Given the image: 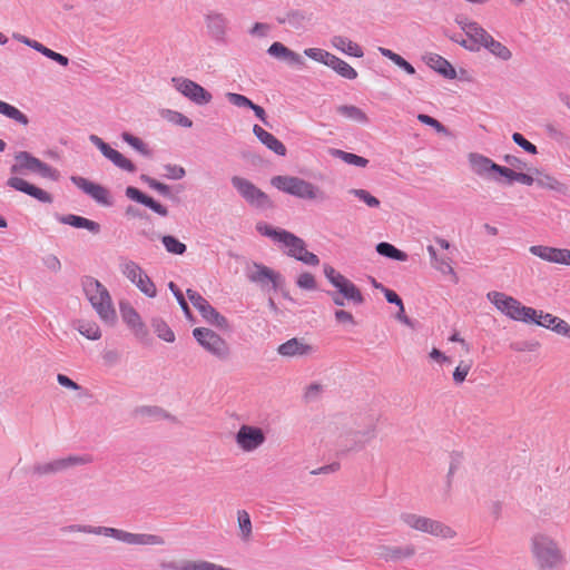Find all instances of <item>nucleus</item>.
Here are the masks:
<instances>
[{
    "instance_id": "1",
    "label": "nucleus",
    "mask_w": 570,
    "mask_h": 570,
    "mask_svg": "<svg viewBox=\"0 0 570 570\" xmlns=\"http://www.w3.org/2000/svg\"><path fill=\"white\" fill-rule=\"evenodd\" d=\"M65 532H81L96 535H105L129 546H163V537L150 533H132L122 529L105 525L70 524L62 529Z\"/></svg>"
},
{
    "instance_id": "2",
    "label": "nucleus",
    "mask_w": 570,
    "mask_h": 570,
    "mask_svg": "<svg viewBox=\"0 0 570 570\" xmlns=\"http://www.w3.org/2000/svg\"><path fill=\"white\" fill-rule=\"evenodd\" d=\"M530 552L538 570H556L566 561L559 542L546 532L532 534Z\"/></svg>"
},
{
    "instance_id": "3",
    "label": "nucleus",
    "mask_w": 570,
    "mask_h": 570,
    "mask_svg": "<svg viewBox=\"0 0 570 570\" xmlns=\"http://www.w3.org/2000/svg\"><path fill=\"white\" fill-rule=\"evenodd\" d=\"M82 288L99 318L106 324L114 325L117 314L108 289L99 281L90 276L82 279Z\"/></svg>"
},
{
    "instance_id": "4",
    "label": "nucleus",
    "mask_w": 570,
    "mask_h": 570,
    "mask_svg": "<svg viewBox=\"0 0 570 570\" xmlns=\"http://www.w3.org/2000/svg\"><path fill=\"white\" fill-rule=\"evenodd\" d=\"M271 184L278 190L301 199L317 202L327 199L326 194L318 186L296 176H274Z\"/></svg>"
},
{
    "instance_id": "5",
    "label": "nucleus",
    "mask_w": 570,
    "mask_h": 570,
    "mask_svg": "<svg viewBox=\"0 0 570 570\" xmlns=\"http://www.w3.org/2000/svg\"><path fill=\"white\" fill-rule=\"evenodd\" d=\"M324 275L328 282L337 289L336 292H327L335 305L344 306L345 299L352 302L355 305L363 304L364 297L360 288L344 275L338 273L334 267L325 265Z\"/></svg>"
},
{
    "instance_id": "6",
    "label": "nucleus",
    "mask_w": 570,
    "mask_h": 570,
    "mask_svg": "<svg viewBox=\"0 0 570 570\" xmlns=\"http://www.w3.org/2000/svg\"><path fill=\"white\" fill-rule=\"evenodd\" d=\"M400 519L410 529L428 533L443 540H450L456 537V531L452 527L435 519L412 512L402 513Z\"/></svg>"
},
{
    "instance_id": "7",
    "label": "nucleus",
    "mask_w": 570,
    "mask_h": 570,
    "mask_svg": "<svg viewBox=\"0 0 570 570\" xmlns=\"http://www.w3.org/2000/svg\"><path fill=\"white\" fill-rule=\"evenodd\" d=\"M487 298L511 320L530 323V320H533V316H535V308L524 306L517 298L502 292H489Z\"/></svg>"
},
{
    "instance_id": "8",
    "label": "nucleus",
    "mask_w": 570,
    "mask_h": 570,
    "mask_svg": "<svg viewBox=\"0 0 570 570\" xmlns=\"http://www.w3.org/2000/svg\"><path fill=\"white\" fill-rule=\"evenodd\" d=\"M10 171L13 175L35 173L53 181H57L60 178V174L56 168L43 163L28 151H19L14 155V164L11 165Z\"/></svg>"
},
{
    "instance_id": "9",
    "label": "nucleus",
    "mask_w": 570,
    "mask_h": 570,
    "mask_svg": "<svg viewBox=\"0 0 570 570\" xmlns=\"http://www.w3.org/2000/svg\"><path fill=\"white\" fill-rule=\"evenodd\" d=\"M193 336L206 352L212 354L218 361L226 362L230 358V345L213 330L207 327H196L193 330Z\"/></svg>"
},
{
    "instance_id": "10",
    "label": "nucleus",
    "mask_w": 570,
    "mask_h": 570,
    "mask_svg": "<svg viewBox=\"0 0 570 570\" xmlns=\"http://www.w3.org/2000/svg\"><path fill=\"white\" fill-rule=\"evenodd\" d=\"M230 183L248 205L259 209L272 207V202L268 195L248 179L239 176H233Z\"/></svg>"
},
{
    "instance_id": "11",
    "label": "nucleus",
    "mask_w": 570,
    "mask_h": 570,
    "mask_svg": "<svg viewBox=\"0 0 570 570\" xmlns=\"http://www.w3.org/2000/svg\"><path fill=\"white\" fill-rule=\"evenodd\" d=\"M119 269L121 274L135 284L146 296H156L157 289L154 282L136 262L128 258H121Z\"/></svg>"
},
{
    "instance_id": "12",
    "label": "nucleus",
    "mask_w": 570,
    "mask_h": 570,
    "mask_svg": "<svg viewBox=\"0 0 570 570\" xmlns=\"http://www.w3.org/2000/svg\"><path fill=\"white\" fill-rule=\"evenodd\" d=\"M468 160L471 170L479 177L491 179L498 184H502L507 167L498 165L492 159L478 153H470Z\"/></svg>"
},
{
    "instance_id": "13",
    "label": "nucleus",
    "mask_w": 570,
    "mask_h": 570,
    "mask_svg": "<svg viewBox=\"0 0 570 570\" xmlns=\"http://www.w3.org/2000/svg\"><path fill=\"white\" fill-rule=\"evenodd\" d=\"M92 462L90 455H69L66 458L56 459L46 463H37L33 465L32 471L35 474L42 475H51L63 472L77 465H85Z\"/></svg>"
},
{
    "instance_id": "14",
    "label": "nucleus",
    "mask_w": 570,
    "mask_h": 570,
    "mask_svg": "<svg viewBox=\"0 0 570 570\" xmlns=\"http://www.w3.org/2000/svg\"><path fill=\"white\" fill-rule=\"evenodd\" d=\"M266 442V433L256 425L243 424L235 434V443L245 453L257 451Z\"/></svg>"
},
{
    "instance_id": "15",
    "label": "nucleus",
    "mask_w": 570,
    "mask_h": 570,
    "mask_svg": "<svg viewBox=\"0 0 570 570\" xmlns=\"http://www.w3.org/2000/svg\"><path fill=\"white\" fill-rule=\"evenodd\" d=\"M245 275L249 282L257 284L263 291L267 289L269 285L277 291L283 281L279 273L259 263L248 265L245 268Z\"/></svg>"
},
{
    "instance_id": "16",
    "label": "nucleus",
    "mask_w": 570,
    "mask_h": 570,
    "mask_svg": "<svg viewBox=\"0 0 570 570\" xmlns=\"http://www.w3.org/2000/svg\"><path fill=\"white\" fill-rule=\"evenodd\" d=\"M186 294L195 306L198 309L203 318L220 330L228 328V321L225 316H223L216 308H214L206 298H204L199 293L194 289L188 288Z\"/></svg>"
},
{
    "instance_id": "17",
    "label": "nucleus",
    "mask_w": 570,
    "mask_h": 570,
    "mask_svg": "<svg viewBox=\"0 0 570 570\" xmlns=\"http://www.w3.org/2000/svg\"><path fill=\"white\" fill-rule=\"evenodd\" d=\"M281 243L287 247L288 256L294 257L295 259L309 266H317L320 264V258L317 255L308 252L306 249L305 242L296 235L289 232L283 233Z\"/></svg>"
},
{
    "instance_id": "18",
    "label": "nucleus",
    "mask_w": 570,
    "mask_h": 570,
    "mask_svg": "<svg viewBox=\"0 0 570 570\" xmlns=\"http://www.w3.org/2000/svg\"><path fill=\"white\" fill-rule=\"evenodd\" d=\"M208 37L218 45L228 42L229 20L223 12L210 11L205 16Z\"/></svg>"
},
{
    "instance_id": "19",
    "label": "nucleus",
    "mask_w": 570,
    "mask_h": 570,
    "mask_svg": "<svg viewBox=\"0 0 570 570\" xmlns=\"http://www.w3.org/2000/svg\"><path fill=\"white\" fill-rule=\"evenodd\" d=\"M171 82L177 91L197 105H206L213 98L210 92L190 79L174 77Z\"/></svg>"
},
{
    "instance_id": "20",
    "label": "nucleus",
    "mask_w": 570,
    "mask_h": 570,
    "mask_svg": "<svg viewBox=\"0 0 570 570\" xmlns=\"http://www.w3.org/2000/svg\"><path fill=\"white\" fill-rule=\"evenodd\" d=\"M70 180L75 186L89 195L97 203L105 206H111L112 202L110 199L109 190L106 187L95 184L81 176H71Z\"/></svg>"
},
{
    "instance_id": "21",
    "label": "nucleus",
    "mask_w": 570,
    "mask_h": 570,
    "mask_svg": "<svg viewBox=\"0 0 570 570\" xmlns=\"http://www.w3.org/2000/svg\"><path fill=\"white\" fill-rule=\"evenodd\" d=\"M316 352V347L307 344L304 338L293 337L277 347V353L283 357H304Z\"/></svg>"
},
{
    "instance_id": "22",
    "label": "nucleus",
    "mask_w": 570,
    "mask_h": 570,
    "mask_svg": "<svg viewBox=\"0 0 570 570\" xmlns=\"http://www.w3.org/2000/svg\"><path fill=\"white\" fill-rule=\"evenodd\" d=\"M455 21L465 36L479 48L480 46L484 47L492 38V36L475 21L462 17H458Z\"/></svg>"
},
{
    "instance_id": "23",
    "label": "nucleus",
    "mask_w": 570,
    "mask_h": 570,
    "mask_svg": "<svg viewBox=\"0 0 570 570\" xmlns=\"http://www.w3.org/2000/svg\"><path fill=\"white\" fill-rule=\"evenodd\" d=\"M7 186H9L18 191L24 193L41 203L51 204L53 202L52 196L48 191H46L35 185L29 184L27 180H24L21 177H18V176L10 177L7 180Z\"/></svg>"
},
{
    "instance_id": "24",
    "label": "nucleus",
    "mask_w": 570,
    "mask_h": 570,
    "mask_svg": "<svg viewBox=\"0 0 570 570\" xmlns=\"http://www.w3.org/2000/svg\"><path fill=\"white\" fill-rule=\"evenodd\" d=\"M120 312L122 321L132 331L135 336L144 340L147 336L148 331L137 311L128 304H120Z\"/></svg>"
},
{
    "instance_id": "25",
    "label": "nucleus",
    "mask_w": 570,
    "mask_h": 570,
    "mask_svg": "<svg viewBox=\"0 0 570 570\" xmlns=\"http://www.w3.org/2000/svg\"><path fill=\"white\" fill-rule=\"evenodd\" d=\"M376 436L375 426L371 425L362 431H353L345 435V443L341 444L343 451L362 449Z\"/></svg>"
},
{
    "instance_id": "26",
    "label": "nucleus",
    "mask_w": 570,
    "mask_h": 570,
    "mask_svg": "<svg viewBox=\"0 0 570 570\" xmlns=\"http://www.w3.org/2000/svg\"><path fill=\"white\" fill-rule=\"evenodd\" d=\"M13 38L16 40H18L19 42L35 49L36 51L42 53L45 57H47L48 59H51L53 61H56L57 63H59L60 66L62 67H67L69 65V59L68 57L59 53V52H56L51 49H49L48 47L43 46L41 42L37 41V40H33L31 38H28L23 35H20V33H14L13 35Z\"/></svg>"
},
{
    "instance_id": "27",
    "label": "nucleus",
    "mask_w": 570,
    "mask_h": 570,
    "mask_svg": "<svg viewBox=\"0 0 570 570\" xmlns=\"http://www.w3.org/2000/svg\"><path fill=\"white\" fill-rule=\"evenodd\" d=\"M126 196L139 204L145 205L146 207L150 208L153 212L158 214L159 216L166 217L168 215V209L160 203L156 202L154 198L145 195L142 191H140L138 188L128 186L125 191Z\"/></svg>"
},
{
    "instance_id": "28",
    "label": "nucleus",
    "mask_w": 570,
    "mask_h": 570,
    "mask_svg": "<svg viewBox=\"0 0 570 570\" xmlns=\"http://www.w3.org/2000/svg\"><path fill=\"white\" fill-rule=\"evenodd\" d=\"M424 62L439 72L441 76H443L446 79H454L456 78V71L454 67L442 56L433 52H429L423 56Z\"/></svg>"
},
{
    "instance_id": "29",
    "label": "nucleus",
    "mask_w": 570,
    "mask_h": 570,
    "mask_svg": "<svg viewBox=\"0 0 570 570\" xmlns=\"http://www.w3.org/2000/svg\"><path fill=\"white\" fill-rule=\"evenodd\" d=\"M267 52L272 57L285 60L291 65H295V66H304L305 65L304 59L301 55L288 49L282 42L276 41V42L272 43L269 46V48L267 49Z\"/></svg>"
},
{
    "instance_id": "30",
    "label": "nucleus",
    "mask_w": 570,
    "mask_h": 570,
    "mask_svg": "<svg viewBox=\"0 0 570 570\" xmlns=\"http://www.w3.org/2000/svg\"><path fill=\"white\" fill-rule=\"evenodd\" d=\"M56 219L65 225L72 226L75 228H85L88 229L92 234H98L100 232V225L91 219H88L82 216L68 214V215H56Z\"/></svg>"
},
{
    "instance_id": "31",
    "label": "nucleus",
    "mask_w": 570,
    "mask_h": 570,
    "mask_svg": "<svg viewBox=\"0 0 570 570\" xmlns=\"http://www.w3.org/2000/svg\"><path fill=\"white\" fill-rule=\"evenodd\" d=\"M253 132L259 139V141L262 144H264L268 149H271L272 151H274L275 154H277L279 156L286 155V147L274 135L266 131L264 128H262L258 125H254Z\"/></svg>"
},
{
    "instance_id": "32",
    "label": "nucleus",
    "mask_w": 570,
    "mask_h": 570,
    "mask_svg": "<svg viewBox=\"0 0 570 570\" xmlns=\"http://www.w3.org/2000/svg\"><path fill=\"white\" fill-rule=\"evenodd\" d=\"M331 45L335 49L342 51L343 53H345L347 56H352V57H356V58H361L364 56L363 49L357 43L353 42L352 40H350L346 37L334 36L331 39Z\"/></svg>"
},
{
    "instance_id": "33",
    "label": "nucleus",
    "mask_w": 570,
    "mask_h": 570,
    "mask_svg": "<svg viewBox=\"0 0 570 570\" xmlns=\"http://www.w3.org/2000/svg\"><path fill=\"white\" fill-rule=\"evenodd\" d=\"M413 546L406 547H382L379 556L385 561H397L414 556Z\"/></svg>"
},
{
    "instance_id": "34",
    "label": "nucleus",
    "mask_w": 570,
    "mask_h": 570,
    "mask_svg": "<svg viewBox=\"0 0 570 570\" xmlns=\"http://www.w3.org/2000/svg\"><path fill=\"white\" fill-rule=\"evenodd\" d=\"M529 252L532 255L538 256L541 259L549 262V263L560 264V262H561L562 248L543 246V245H533L529 248Z\"/></svg>"
},
{
    "instance_id": "35",
    "label": "nucleus",
    "mask_w": 570,
    "mask_h": 570,
    "mask_svg": "<svg viewBox=\"0 0 570 570\" xmlns=\"http://www.w3.org/2000/svg\"><path fill=\"white\" fill-rule=\"evenodd\" d=\"M336 112L344 118L352 120L357 124H368L370 119L367 115L358 107L354 105H341L336 107Z\"/></svg>"
},
{
    "instance_id": "36",
    "label": "nucleus",
    "mask_w": 570,
    "mask_h": 570,
    "mask_svg": "<svg viewBox=\"0 0 570 570\" xmlns=\"http://www.w3.org/2000/svg\"><path fill=\"white\" fill-rule=\"evenodd\" d=\"M535 185L540 188L550 189L562 195H566L568 191V187L566 184L559 181L556 177L551 175L541 174L539 171L538 177L535 178Z\"/></svg>"
},
{
    "instance_id": "37",
    "label": "nucleus",
    "mask_w": 570,
    "mask_h": 570,
    "mask_svg": "<svg viewBox=\"0 0 570 570\" xmlns=\"http://www.w3.org/2000/svg\"><path fill=\"white\" fill-rule=\"evenodd\" d=\"M327 67L332 68L335 72L345 79L353 80L357 77V71L346 61L342 60L335 55H333L330 59Z\"/></svg>"
},
{
    "instance_id": "38",
    "label": "nucleus",
    "mask_w": 570,
    "mask_h": 570,
    "mask_svg": "<svg viewBox=\"0 0 570 570\" xmlns=\"http://www.w3.org/2000/svg\"><path fill=\"white\" fill-rule=\"evenodd\" d=\"M73 327L88 340L97 341L101 337V331L95 322L78 320L73 322Z\"/></svg>"
},
{
    "instance_id": "39",
    "label": "nucleus",
    "mask_w": 570,
    "mask_h": 570,
    "mask_svg": "<svg viewBox=\"0 0 570 570\" xmlns=\"http://www.w3.org/2000/svg\"><path fill=\"white\" fill-rule=\"evenodd\" d=\"M0 114L8 117L9 119L14 120L16 122L27 126L29 124V118L17 107L0 100Z\"/></svg>"
},
{
    "instance_id": "40",
    "label": "nucleus",
    "mask_w": 570,
    "mask_h": 570,
    "mask_svg": "<svg viewBox=\"0 0 570 570\" xmlns=\"http://www.w3.org/2000/svg\"><path fill=\"white\" fill-rule=\"evenodd\" d=\"M451 263L452 259L449 256H438L436 259H433L431 262V265L441 274L451 276V281L453 283H458L459 277L455 271L453 269Z\"/></svg>"
},
{
    "instance_id": "41",
    "label": "nucleus",
    "mask_w": 570,
    "mask_h": 570,
    "mask_svg": "<svg viewBox=\"0 0 570 570\" xmlns=\"http://www.w3.org/2000/svg\"><path fill=\"white\" fill-rule=\"evenodd\" d=\"M484 48L489 50L495 58L502 61H508L512 58L511 50L502 42L495 40L493 37L489 40Z\"/></svg>"
},
{
    "instance_id": "42",
    "label": "nucleus",
    "mask_w": 570,
    "mask_h": 570,
    "mask_svg": "<svg viewBox=\"0 0 570 570\" xmlns=\"http://www.w3.org/2000/svg\"><path fill=\"white\" fill-rule=\"evenodd\" d=\"M379 51H380V53L383 57L390 59L397 67L403 69L406 73H409V75H414L415 73L414 67L410 62H407L403 57H401L400 55L395 53L391 49H387V48H384V47H380Z\"/></svg>"
},
{
    "instance_id": "43",
    "label": "nucleus",
    "mask_w": 570,
    "mask_h": 570,
    "mask_svg": "<svg viewBox=\"0 0 570 570\" xmlns=\"http://www.w3.org/2000/svg\"><path fill=\"white\" fill-rule=\"evenodd\" d=\"M376 252L382 256H385V257H389V258H392L395 261L405 262L407 259L406 253L397 249L395 246H393L392 244L386 243V242L379 243L376 245Z\"/></svg>"
},
{
    "instance_id": "44",
    "label": "nucleus",
    "mask_w": 570,
    "mask_h": 570,
    "mask_svg": "<svg viewBox=\"0 0 570 570\" xmlns=\"http://www.w3.org/2000/svg\"><path fill=\"white\" fill-rule=\"evenodd\" d=\"M151 326L160 340L165 342L173 343L175 341V334L171 328L167 325V323L160 318L155 317L151 320Z\"/></svg>"
},
{
    "instance_id": "45",
    "label": "nucleus",
    "mask_w": 570,
    "mask_h": 570,
    "mask_svg": "<svg viewBox=\"0 0 570 570\" xmlns=\"http://www.w3.org/2000/svg\"><path fill=\"white\" fill-rule=\"evenodd\" d=\"M121 139L127 142L129 146H131L135 150H137L139 154L146 157H151L153 151L148 147V145L141 140L140 138L131 135L128 131H124L121 134Z\"/></svg>"
},
{
    "instance_id": "46",
    "label": "nucleus",
    "mask_w": 570,
    "mask_h": 570,
    "mask_svg": "<svg viewBox=\"0 0 570 570\" xmlns=\"http://www.w3.org/2000/svg\"><path fill=\"white\" fill-rule=\"evenodd\" d=\"M503 178L508 185H511L514 181L521 183L527 186H531L535 184V178L529 174L518 173L512 168L507 167Z\"/></svg>"
},
{
    "instance_id": "47",
    "label": "nucleus",
    "mask_w": 570,
    "mask_h": 570,
    "mask_svg": "<svg viewBox=\"0 0 570 570\" xmlns=\"http://www.w3.org/2000/svg\"><path fill=\"white\" fill-rule=\"evenodd\" d=\"M332 155L336 158L342 159L344 163L348 165L357 167H366L368 164V160L366 158L340 149H333Z\"/></svg>"
},
{
    "instance_id": "48",
    "label": "nucleus",
    "mask_w": 570,
    "mask_h": 570,
    "mask_svg": "<svg viewBox=\"0 0 570 570\" xmlns=\"http://www.w3.org/2000/svg\"><path fill=\"white\" fill-rule=\"evenodd\" d=\"M161 243L165 249L174 255H184L187 250V246L171 235H164L161 237Z\"/></svg>"
},
{
    "instance_id": "49",
    "label": "nucleus",
    "mask_w": 570,
    "mask_h": 570,
    "mask_svg": "<svg viewBox=\"0 0 570 570\" xmlns=\"http://www.w3.org/2000/svg\"><path fill=\"white\" fill-rule=\"evenodd\" d=\"M305 14L299 10H292L284 17L277 18L278 23L288 24L292 28L299 29L304 26Z\"/></svg>"
},
{
    "instance_id": "50",
    "label": "nucleus",
    "mask_w": 570,
    "mask_h": 570,
    "mask_svg": "<svg viewBox=\"0 0 570 570\" xmlns=\"http://www.w3.org/2000/svg\"><path fill=\"white\" fill-rule=\"evenodd\" d=\"M558 318L559 317H557L550 313H544L543 311L535 309V316H533V320H530V323H534L539 326H542L544 328L552 331Z\"/></svg>"
},
{
    "instance_id": "51",
    "label": "nucleus",
    "mask_w": 570,
    "mask_h": 570,
    "mask_svg": "<svg viewBox=\"0 0 570 570\" xmlns=\"http://www.w3.org/2000/svg\"><path fill=\"white\" fill-rule=\"evenodd\" d=\"M237 520L243 540H248L252 535V521L248 512L245 510H239L237 512Z\"/></svg>"
},
{
    "instance_id": "52",
    "label": "nucleus",
    "mask_w": 570,
    "mask_h": 570,
    "mask_svg": "<svg viewBox=\"0 0 570 570\" xmlns=\"http://www.w3.org/2000/svg\"><path fill=\"white\" fill-rule=\"evenodd\" d=\"M256 229L261 235L271 237L278 243L282 242L283 233H288L285 229H276L266 223H258Z\"/></svg>"
},
{
    "instance_id": "53",
    "label": "nucleus",
    "mask_w": 570,
    "mask_h": 570,
    "mask_svg": "<svg viewBox=\"0 0 570 570\" xmlns=\"http://www.w3.org/2000/svg\"><path fill=\"white\" fill-rule=\"evenodd\" d=\"M348 193L354 195L355 197H357L361 202L365 203L371 208L380 207L381 202L379 200V198L371 195L365 189L353 188V189H350Z\"/></svg>"
},
{
    "instance_id": "54",
    "label": "nucleus",
    "mask_w": 570,
    "mask_h": 570,
    "mask_svg": "<svg viewBox=\"0 0 570 570\" xmlns=\"http://www.w3.org/2000/svg\"><path fill=\"white\" fill-rule=\"evenodd\" d=\"M305 56L308 58L327 66L333 53L321 48H307L304 50Z\"/></svg>"
},
{
    "instance_id": "55",
    "label": "nucleus",
    "mask_w": 570,
    "mask_h": 570,
    "mask_svg": "<svg viewBox=\"0 0 570 570\" xmlns=\"http://www.w3.org/2000/svg\"><path fill=\"white\" fill-rule=\"evenodd\" d=\"M110 161L116 167H118L125 171H128V173H135L137 169L135 164L130 159L125 157L121 153H119L118 150L115 153V155H112V158L110 159Z\"/></svg>"
},
{
    "instance_id": "56",
    "label": "nucleus",
    "mask_w": 570,
    "mask_h": 570,
    "mask_svg": "<svg viewBox=\"0 0 570 570\" xmlns=\"http://www.w3.org/2000/svg\"><path fill=\"white\" fill-rule=\"evenodd\" d=\"M140 179L147 184L151 189L158 191L160 195L168 197L170 195V187L164 183L158 181L157 179L148 176L141 175Z\"/></svg>"
},
{
    "instance_id": "57",
    "label": "nucleus",
    "mask_w": 570,
    "mask_h": 570,
    "mask_svg": "<svg viewBox=\"0 0 570 570\" xmlns=\"http://www.w3.org/2000/svg\"><path fill=\"white\" fill-rule=\"evenodd\" d=\"M164 114L166 115V118L175 125L185 128H190L193 126V121L181 112L167 109L164 111Z\"/></svg>"
},
{
    "instance_id": "58",
    "label": "nucleus",
    "mask_w": 570,
    "mask_h": 570,
    "mask_svg": "<svg viewBox=\"0 0 570 570\" xmlns=\"http://www.w3.org/2000/svg\"><path fill=\"white\" fill-rule=\"evenodd\" d=\"M168 287L169 289L171 291V293L175 295L179 306L181 307L184 314L186 315V317L190 318L191 317V311L181 293V291L179 289V287L174 283V282H170L168 284Z\"/></svg>"
},
{
    "instance_id": "59",
    "label": "nucleus",
    "mask_w": 570,
    "mask_h": 570,
    "mask_svg": "<svg viewBox=\"0 0 570 570\" xmlns=\"http://www.w3.org/2000/svg\"><path fill=\"white\" fill-rule=\"evenodd\" d=\"M226 98L228 102L238 107V108H250L253 107V101L248 99L246 96L236 94V92H227Z\"/></svg>"
},
{
    "instance_id": "60",
    "label": "nucleus",
    "mask_w": 570,
    "mask_h": 570,
    "mask_svg": "<svg viewBox=\"0 0 570 570\" xmlns=\"http://www.w3.org/2000/svg\"><path fill=\"white\" fill-rule=\"evenodd\" d=\"M417 120L424 125L433 127L439 134H449L445 126H443L439 120L429 115L420 114L417 115Z\"/></svg>"
},
{
    "instance_id": "61",
    "label": "nucleus",
    "mask_w": 570,
    "mask_h": 570,
    "mask_svg": "<svg viewBox=\"0 0 570 570\" xmlns=\"http://www.w3.org/2000/svg\"><path fill=\"white\" fill-rule=\"evenodd\" d=\"M471 370L470 362L461 361L460 364L455 367L453 372V381L455 384H461L465 381L469 372Z\"/></svg>"
},
{
    "instance_id": "62",
    "label": "nucleus",
    "mask_w": 570,
    "mask_h": 570,
    "mask_svg": "<svg viewBox=\"0 0 570 570\" xmlns=\"http://www.w3.org/2000/svg\"><path fill=\"white\" fill-rule=\"evenodd\" d=\"M323 393V385L320 383H311L305 389L304 399L306 402H315Z\"/></svg>"
},
{
    "instance_id": "63",
    "label": "nucleus",
    "mask_w": 570,
    "mask_h": 570,
    "mask_svg": "<svg viewBox=\"0 0 570 570\" xmlns=\"http://www.w3.org/2000/svg\"><path fill=\"white\" fill-rule=\"evenodd\" d=\"M296 284L302 289L313 291L316 288L315 277L311 273H302L296 281Z\"/></svg>"
},
{
    "instance_id": "64",
    "label": "nucleus",
    "mask_w": 570,
    "mask_h": 570,
    "mask_svg": "<svg viewBox=\"0 0 570 570\" xmlns=\"http://www.w3.org/2000/svg\"><path fill=\"white\" fill-rule=\"evenodd\" d=\"M164 169L166 171L165 177L168 179L178 180V179L184 178L186 175L185 168L179 165L167 164V165H164Z\"/></svg>"
}]
</instances>
